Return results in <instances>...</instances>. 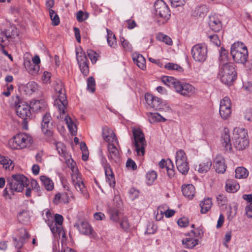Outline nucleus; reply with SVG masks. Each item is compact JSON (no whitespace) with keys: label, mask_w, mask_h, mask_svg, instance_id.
<instances>
[{"label":"nucleus","mask_w":252,"mask_h":252,"mask_svg":"<svg viewBox=\"0 0 252 252\" xmlns=\"http://www.w3.org/2000/svg\"><path fill=\"white\" fill-rule=\"evenodd\" d=\"M54 90L58 96V98H56L54 101V106L60 113V115L57 116V118H64V121L70 132L73 135H76L77 129L73 121L68 115H66L64 118L63 117V115H65L67 110L68 102L66 99L64 87L61 81L56 82L54 85Z\"/></svg>","instance_id":"nucleus-1"},{"label":"nucleus","mask_w":252,"mask_h":252,"mask_svg":"<svg viewBox=\"0 0 252 252\" xmlns=\"http://www.w3.org/2000/svg\"><path fill=\"white\" fill-rule=\"evenodd\" d=\"M7 182L3 196L5 198L11 199V195H14L15 192H20L23 191L24 188L28 186L29 180L22 174H15L7 178Z\"/></svg>","instance_id":"nucleus-2"},{"label":"nucleus","mask_w":252,"mask_h":252,"mask_svg":"<svg viewBox=\"0 0 252 252\" xmlns=\"http://www.w3.org/2000/svg\"><path fill=\"white\" fill-rule=\"evenodd\" d=\"M236 65L231 63H224L220 66L218 76L221 81L227 85H231L237 77Z\"/></svg>","instance_id":"nucleus-3"},{"label":"nucleus","mask_w":252,"mask_h":252,"mask_svg":"<svg viewBox=\"0 0 252 252\" xmlns=\"http://www.w3.org/2000/svg\"><path fill=\"white\" fill-rule=\"evenodd\" d=\"M32 142V138L30 135L26 133H20L9 140L8 145L11 149L20 150L30 147Z\"/></svg>","instance_id":"nucleus-4"},{"label":"nucleus","mask_w":252,"mask_h":252,"mask_svg":"<svg viewBox=\"0 0 252 252\" xmlns=\"http://www.w3.org/2000/svg\"><path fill=\"white\" fill-rule=\"evenodd\" d=\"M230 53L233 60L237 63L244 64L247 61L248 51L247 46L242 42L238 41L233 44Z\"/></svg>","instance_id":"nucleus-5"},{"label":"nucleus","mask_w":252,"mask_h":252,"mask_svg":"<svg viewBox=\"0 0 252 252\" xmlns=\"http://www.w3.org/2000/svg\"><path fill=\"white\" fill-rule=\"evenodd\" d=\"M249 145V140L247 131L241 128H235L234 130L233 146L237 150L242 151Z\"/></svg>","instance_id":"nucleus-6"},{"label":"nucleus","mask_w":252,"mask_h":252,"mask_svg":"<svg viewBox=\"0 0 252 252\" xmlns=\"http://www.w3.org/2000/svg\"><path fill=\"white\" fill-rule=\"evenodd\" d=\"M132 131L135 151L138 156H143L145 154V148L147 145L144 134L140 128L133 127Z\"/></svg>","instance_id":"nucleus-7"},{"label":"nucleus","mask_w":252,"mask_h":252,"mask_svg":"<svg viewBox=\"0 0 252 252\" xmlns=\"http://www.w3.org/2000/svg\"><path fill=\"white\" fill-rule=\"evenodd\" d=\"M162 82L167 86L173 87L176 91L184 96H188L189 86L188 84L182 83L173 77L163 76Z\"/></svg>","instance_id":"nucleus-8"},{"label":"nucleus","mask_w":252,"mask_h":252,"mask_svg":"<svg viewBox=\"0 0 252 252\" xmlns=\"http://www.w3.org/2000/svg\"><path fill=\"white\" fill-rule=\"evenodd\" d=\"M145 98L147 103L154 109L164 112H169L171 110L167 103L162 101L160 98L150 94H146Z\"/></svg>","instance_id":"nucleus-9"},{"label":"nucleus","mask_w":252,"mask_h":252,"mask_svg":"<svg viewBox=\"0 0 252 252\" xmlns=\"http://www.w3.org/2000/svg\"><path fill=\"white\" fill-rule=\"evenodd\" d=\"M71 177L72 182L76 189L79 191L85 198H89V194L78 168H73L72 172L71 173Z\"/></svg>","instance_id":"nucleus-10"},{"label":"nucleus","mask_w":252,"mask_h":252,"mask_svg":"<svg viewBox=\"0 0 252 252\" xmlns=\"http://www.w3.org/2000/svg\"><path fill=\"white\" fill-rule=\"evenodd\" d=\"M155 9L157 16L161 18L164 23L170 17V11L167 4L162 0H158L155 3Z\"/></svg>","instance_id":"nucleus-11"},{"label":"nucleus","mask_w":252,"mask_h":252,"mask_svg":"<svg viewBox=\"0 0 252 252\" xmlns=\"http://www.w3.org/2000/svg\"><path fill=\"white\" fill-rule=\"evenodd\" d=\"M176 164L179 171L183 174H187L189 171L187 157L182 150H179L176 153Z\"/></svg>","instance_id":"nucleus-12"},{"label":"nucleus","mask_w":252,"mask_h":252,"mask_svg":"<svg viewBox=\"0 0 252 252\" xmlns=\"http://www.w3.org/2000/svg\"><path fill=\"white\" fill-rule=\"evenodd\" d=\"M191 54L193 59L198 62H204L207 56V47L200 44H197L191 49Z\"/></svg>","instance_id":"nucleus-13"},{"label":"nucleus","mask_w":252,"mask_h":252,"mask_svg":"<svg viewBox=\"0 0 252 252\" xmlns=\"http://www.w3.org/2000/svg\"><path fill=\"white\" fill-rule=\"evenodd\" d=\"M15 107L17 116L23 119L24 122L31 116V106L26 102L19 101L15 105Z\"/></svg>","instance_id":"nucleus-14"},{"label":"nucleus","mask_w":252,"mask_h":252,"mask_svg":"<svg viewBox=\"0 0 252 252\" xmlns=\"http://www.w3.org/2000/svg\"><path fill=\"white\" fill-rule=\"evenodd\" d=\"M219 112L221 117L224 120L230 117L231 114V102L228 97L225 96L220 100Z\"/></svg>","instance_id":"nucleus-15"},{"label":"nucleus","mask_w":252,"mask_h":252,"mask_svg":"<svg viewBox=\"0 0 252 252\" xmlns=\"http://www.w3.org/2000/svg\"><path fill=\"white\" fill-rule=\"evenodd\" d=\"M220 141L223 150L225 153H230L233 152L228 128L225 127L223 129Z\"/></svg>","instance_id":"nucleus-16"},{"label":"nucleus","mask_w":252,"mask_h":252,"mask_svg":"<svg viewBox=\"0 0 252 252\" xmlns=\"http://www.w3.org/2000/svg\"><path fill=\"white\" fill-rule=\"evenodd\" d=\"M102 161L105 163L104 165V168L105 170L106 182H108L111 187L114 188L115 186L116 182L112 170L110 165L105 163L106 162V160L105 158H102Z\"/></svg>","instance_id":"nucleus-17"},{"label":"nucleus","mask_w":252,"mask_h":252,"mask_svg":"<svg viewBox=\"0 0 252 252\" xmlns=\"http://www.w3.org/2000/svg\"><path fill=\"white\" fill-rule=\"evenodd\" d=\"M18 35V31L15 27H9L5 32L0 33V43H3L6 39L14 38Z\"/></svg>","instance_id":"nucleus-18"},{"label":"nucleus","mask_w":252,"mask_h":252,"mask_svg":"<svg viewBox=\"0 0 252 252\" xmlns=\"http://www.w3.org/2000/svg\"><path fill=\"white\" fill-rule=\"evenodd\" d=\"M108 158L112 162L117 163L120 160V154L119 150L114 146V144H108Z\"/></svg>","instance_id":"nucleus-19"},{"label":"nucleus","mask_w":252,"mask_h":252,"mask_svg":"<svg viewBox=\"0 0 252 252\" xmlns=\"http://www.w3.org/2000/svg\"><path fill=\"white\" fill-rule=\"evenodd\" d=\"M103 137L108 144H113L114 142L118 143V141L113 131L108 128L105 127L103 130Z\"/></svg>","instance_id":"nucleus-20"},{"label":"nucleus","mask_w":252,"mask_h":252,"mask_svg":"<svg viewBox=\"0 0 252 252\" xmlns=\"http://www.w3.org/2000/svg\"><path fill=\"white\" fill-rule=\"evenodd\" d=\"M212 162L211 159H205L201 162L198 165L194 166V169L200 173L207 172L211 168Z\"/></svg>","instance_id":"nucleus-21"},{"label":"nucleus","mask_w":252,"mask_h":252,"mask_svg":"<svg viewBox=\"0 0 252 252\" xmlns=\"http://www.w3.org/2000/svg\"><path fill=\"white\" fill-rule=\"evenodd\" d=\"M203 232L201 229L199 228H194L190 232V237L193 236L194 237L193 239L190 238V242L191 241V243H190V249L194 248L198 244V239L201 238Z\"/></svg>","instance_id":"nucleus-22"},{"label":"nucleus","mask_w":252,"mask_h":252,"mask_svg":"<svg viewBox=\"0 0 252 252\" xmlns=\"http://www.w3.org/2000/svg\"><path fill=\"white\" fill-rule=\"evenodd\" d=\"M214 166L216 171L218 173H224L226 168L224 159L220 156H217L214 161Z\"/></svg>","instance_id":"nucleus-23"},{"label":"nucleus","mask_w":252,"mask_h":252,"mask_svg":"<svg viewBox=\"0 0 252 252\" xmlns=\"http://www.w3.org/2000/svg\"><path fill=\"white\" fill-rule=\"evenodd\" d=\"M51 116L48 113H46L43 117L41 128L43 132L45 134H46L48 131H50V128L52 126L51 122Z\"/></svg>","instance_id":"nucleus-24"},{"label":"nucleus","mask_w":252,"mask_h":252,"mask_svg":"<svg viewBox=\"0 0 252 252\" xmlns=\"http://www.w3.org/2000/svg\"><path fill=\"white\" fill-rule=\"evenodd\" d=\"M31 108L35 112L39 111H44L46 109L47 104L46 102L43 100H36L32 101L31 103Z\"/></svg>","instance_id":"nucleus-25"},{"label":"nucleus","mask_w":252,"mask_h":252,"mask_svg":"<svg viewBox=\"0 0 252 252\" xmlns=\"http://www.w3.org/2000/svg\"><path fill=\"white\" fill-rule=\"evenodd\" d=\"M133 62L141 69H146V60L141 54L137 53H134L132 55Z\"/></svg>","instance_id":"nucleus-26"},{"label":"nucleus","mask_w":252,"mask_h":252,"mask_svg":"<svg viewBox=\"0 0 252 252\" xmlns=\"http://www.w3.org/2000/svg\"><path fill=\"white\" fill-rule=\"evenodd\" d=\"M240 188L239 184L234 180L228 179L226 181L225 189L227 192H235Z\"/></svg>","instance_id":"nucleus-27"},{"label":"nucleus","mask_w":252,"mask_h":252,"mask_svg":"<svg viewBox=\"0 0 252 252\" xmlns=\"http://www.w3.org/2000/svg\"><path fill=\"white\" fill-rule=\"evenodd\" d=\"M78 228L79 232L82 234L87 235L93 234V229L86 221L81 222L80 225H78Z\"/></svg>","instance_id":"nucleus-28"},{"label":"nucleus","mask_w":252,"mask_h":252,"mask_svg":"<svg viewBox=\"0 0 252 252\" xmlns=\"http://www.w3.org/2000/svg\"><path fill=\"white\" fill-rule=\"evenodd\" d=\"M24 64L29 73L32 75L37 74L39 71L40 67L39 64L32 63L30 61L25 62Z\"/></svg>","instance_id":"nucleus-29"},{"label":"nucleus","mask_w":252,"mask_h":252,"mask_svg":"<svg viewBox=\"0 0 252 252\" xmlns=\"http://www.w3.org/2000/svg\"><path fill=\"white\" fill-rule=\"evenodd\" d=\"M199 205L201 208V213L206 214L210 210L212 206L211 198H205L203 201L200 202Z\"/></svg>","instance_id":"nucleus-30"},{"label":"nucleus","mask_w":252,"mask_h":252,"mask_svg":"<svg viewBox=\"0 0 252 252\" xmlns=\"http://www.w3.org/2000/svg\"><path fill=\"white\" fill-rule=\"evenodd\" d=\"M209 26L214 32H219L221 28V23L220 20L214 16L210 17Z\"/></svg>","instance_id":"nucleus-31"},{"label":"nucleus","mask_w":252,"mask_h":252,"mask_svg":"<svg viewBox=\"0 0 252 252\" xmlns=\"http://www.w3.org/2000/svg\"><path fill=\"white\" fill-rule=\"evenodd\" d=\"M208 11V7L206 5H202L195 8L192 13V16L196 17H204Z\"/></svg>","instance_id":"nucleus-32"},{"label":"nucleus","mask_w":252,"mask_h":252,"mask_svg":"<svg viewBox=\"0 0 252 252\" xmlns=\"http://www.w3.org/2000/svg\"><path fill=\"white\" fill-rule=\"evenodd\" d=\"M23 90L26 94H32L37 90V85L34 82H30L23 86Z\"/></svg>","instance_id":"nucleus-33"},{"label":"nucleus","mask_w":252,"mask_h":252,"mask_svg":"<svg viewBox=\"0 0 252 252\" xmlns=\"http://www.w3.org/2000/svg\"><path fill=\"white\" fill-rule=\"evenodd\" d=\"M40 179L47 190L51 191L53 189L54 183L51 179L44 175L41 176Z\"/></svg>","instance_id":"nucleus-34"},{"label":"nucleus","mask_w":252,"mask_h":252,"mask_svg":"<svg viewBox=\"0 0 252 252\" xmlns=\"http://www.w3.org/2000/svg\"><path fill=\"white\" fill-rule=\"evenodd\" d=\"M0 163L3 165V167L6 169L11 170L14 168V165L12 161L8 157L0 156Z\"/></svg>","instance_id":"nucleus-35"},{"label":"nucleus","mask_w":252,"mask_h":252,"mask_svg":"<svg viewBox=\"0 0 252 252\" xmlns=\"http://www.w3.org/2000/svg\"><path fill=\"white\" fill-rule=\"evenodd\" d=\"M56 149L61 156L64 157L65 158H69V156L66 151V148L63 143L58 142L55 143Z\"/></svg>","instance_id":"nucleus-36"},{"label":"nucleus","mask_w":252,"mask_h":252,"mask_svg":"<svg viewBox=\"0 0 252 252\" xmlns=\"http://www.w3.org/2000/svg\"><path fill=\"white\" fill-rule=\"evenodd\" d=\"M248 175V170L244 167H238L235 169V177L236 178L245 179Z\"/></svg>","instance_id":"nucleus-37"},{"label":"nucleus","mask_w":252,"mask_h":252,"mask_svg":"<svg viewBox=\"0 0 252 252\" xmlns=\"http://www.w3.org/2000/svg\"><path fill=\"white\" fill-rule=\"evenodd\" d=\"M68 201V197L66 193H57L53 200L54 204L57 205L61 203H66Z\"/></svg>","instance_id":"nucleus-38"},{"label":"nucleus","mask_w":252,"mask_h":252,"mask_svg":"<svg viewBox=\"0 0 252 252\" xmlns=\"http://www.w3.org/2000/svg\"><path fill=\"white\" fill-rule=\"evenodd\" d=\"M107 32V42L110 46L115 48L117 46V41L115 35L112 31L108 29H106Z\"/></svg>","instance_id":"nucleus-39"},{"label":"nucleus","mask_w":252,"mask_h":252,"mask_svg":"<svg viewBox=\"0 0 252 252\" xmlns=\"http://www.w3.org/2000/svg\"><path fill=\"white\" fill-rule=\"evenodd\" d=\"M47 223L50 228L51 231L54 235L56 234H58L59 235L61 234L63 230L62 226H59L56 224V223L54 222L53 221L50 222L49 220H48Z\"/></svg>","instance_id":"nucleus-40"},{"label":"nucleus","mask_w":252,"mask_h":252,"mask_svg":"<svg viewBox=\"0 0 252 252\" xmlns=\"http://www.w3.org/2000/svg\"><path fill=\"white\" fill-rule=\"evenodd\" d=\"M156 38L157 40L162 41L169 45H171L173 44L171 38L162 33H158L156 36Z\"/></svg>","instance_id":"nucleus-41"},{"label":"nucleus","mask_w":252,"mask_h":252,"mask_svg":"<svg viewBox=\"0 0 252 252\" xmlns=\"http://www.w3.org/2000/svg\"><path fill=\"white\" fill-rule=\"evenodd\" d=\"M149 120L151 123L156 122H165L166 119L162 117L159 113H151L149 117Z\"/></svg>","instance_id":"nucleus-42"},{"label":"nucleus","mask_w":252,"mask_h":252,"mask_svg":"<svg viewBox=\"0 0 252 252\" xmlns=\"http://www.w3.org/2000/svg\"><path fill=\"white\" fill-rule=\"evenodd\" d=\"M166 168L168 176L170 178L173 177L175 174L174 165L172 161L169 159L166 160Z\"/></svg>","instance_id":"nucleus-43"},{"label":"nucleus","mask_w":252,"mask_h":252,"mask_svg":"<svg viewBox=\"0 0 252 252\" xmlns=\"http://www.w3.org/2000/svg\"><path fill=\"white\" fill-rule=\"evenodd\" d=\"M146 181L148 185H152L157 178V174L155 171H150L146 174Z\"/></svg>","instance_id":"nucleus-44"},{"label":"nucleus","mask_w":252,"mask_h":252,"mask_svg":"<svg viewBox=\"0 0 252 252\" xmlns=\"http://www.w3.org/2000/svg\"><path fill=\"white\" fill-rule=\"evenodd\" d=\"M49 14L52 20V24L54 26H57L60 24V18L57 14L52 9H49Z\"/></svg>","instance_id":"nucleus-45"},{"label":"nucleus","mask_w":252,"mask_h":252,"mask_svg":"<svg viewBox=\"0 0 252 252\" xmlns=\"http://www.w3.org/2000/svg\"><path fill=\"white\" fill-rule=\"evenodd\" d=\"M80 149L82 152V158L84 161H86L89 157V151L86 143L84 142L80 143Z\"/></svg>","instance_id":"nucleus-46"},{"label":"nucleus","mask_w":252,"mask_h":252,"mask_svg":"<svg viewBox=\"0 0 252 252\" xmlns=\"http://www.w3.org/2000/svg\"><path fill=\"white\" fill-rule=\"evenodd\" d=\"M76 54L78 64L87 63V58L84 52L76 50Z\"/></svg>","instance_id":"nucleus-47"},{"label":"nucleus","mask_w":252,"mask_h":252,"mask_svg":"<svg viewBox=\"0 0 252 252\" xmlns=\"http://www.w3.org/2000/svg\"><path fill=\"white\" fill-rule=\"evenodd\" d=\"M164 67L166 69L169 70H176L180 72H182L183 71V69L181 66L174 63H168L165 65Z\"/></svg>","instance_id":"nucleus-48"},{"label":"nucleus","mask_w":252,"mask_h":252,"mask_svg":"<svg viewBox=\"0 0 252 252\" xmlns=\"http://www.w3.org/2000/svg\"><path fill=\"white\" fill-rule=\"evenodd\" d=\"M95 80L93 77H90L88 79L87 89L92 93H94L95 91Z\"/></svg>","instance_id":"nucleus-49"},{"label":"nucleus","mask_w":252,"mask_h":252,"mask_svg":"<svg viewBox=\"0 0 252 252\" xmlns=\"http://www.w3.org/2000/svg\"><path fill=\"white\" fill-rule=\"evenodd\" d=\"M89 14L88 12L84 13L82 11L80 10L76 13V19L79 22H81L89 17Z\"/></svg>","instance_id":"nucleus-50"},{"label":"nucleus","mask_w":252,"mask_h":252,"mask_svg":"<svg viewBox=\"0 0 252 252\" xmlns=\"http://www.w3.org/2000/svg\"><path fill=\"white\" fill-rule=\"evenodd\" d=\"M120 40L122 45L125 50L126 51H132V46L127 40L125 39L124 37H121Z\"/></svg>","instance_id":"nucleus-51"},{"label":"nucleus","mask_w":252,"mask_h":252,"mask_svg":"<svg viewBox=\"0 0 252 252\" xmlns=\"http://www.w3.org/2000/svg\"><path fill=\"white\" fill-rule=\"evenodd\" d=\"M177 223L181 227H186L189 225V220L188 218L183 217L178 220Z\"/></svg>","instance_id":"nucleus-52"},{"label":"nucleus","mask_w":252,"mask_h":252,"mask_svg":"<svg viewBox=\"0 0 252 252\" xmlns=\"http://www.w3.org/2000/svg\"><path fill=\"white\" fill-rule=\"evenodd\" d=\"M163 206H159L157 210V214L156 215V220H160L163 218L164 213V210Z\"/></svg>","instance_id":"nucleus-53"},{"label":"nucleus","mask_w":252,"mask_h":252,"mask_svg":"<svg viewBox=\"0 0 252 252\" xmlns=\"http://www.w3.org/2000/svg\"><path fill=\"white\" fill-rule=\"evenodd\" d=\"M227 54L228 53L226 50L222 48L221 49L220 52V60L222 64L224 63L223 62L227 61Z\"/></svg>","instance_id":"nucleus-54"},{"label":"nucleus","mask_w":252,"mask_h":252,"mask_svg":"<svg viewBox=\"0 0 252 252\" xmlns=\"http://www.w3.org/2000/svg\"><path fill=\"white\" fill-rule=\"evenodd\" d=\"M211 41L216 46H220V40L219 39L218 35L217 34L211 35L209 36Z\"/></svg>","instance_id":"nucleus-55"},{"label":"nucleus","mask_w":252,"mask_h":252,"mask_svg":"<svg viewBox=\"0 0 252 252\" xmlns=\"http://www.w3.org/2000/svg\"><path fill=\"white\" fill-rule=\"evenodd\" d=\"M88 55L93 63H95L97 60V54L94 51L90 50L87 51Z\"/></svg>","instance_id":"nucleus-56"},{"label":"nucleus","mask_w":252,"mask_h":252,"mask_svg":"<svg viewBox=\"0 0 252 252\" xmlns=\"http://www.w3.org/2000/svg\"><path fill=\"white\" fill-rule=\"evenodd\" d=\"M172 7H177L184 5L186 0H169Z\"/></svg>","instance_id":"nucleus-57"},{"label":"nucleus","mask_w":252,"mask_h":252,"mask_svg":"<svg viewBox=\"0 0 252 252\" xmlns=\"http://www.w3.org/2000/svg\"><path fill=\"white\" fill-rule=\"evenodd\" d=\"M30 186L32 189L34 190L36 192H39L40 191V187L35 180H31Z\"/></svg>","instance_id":"nucleus-58"},{"label":"nucleus","mask_w":252,"mask_h":252,"mask_svg":"<svg viewBox=\"0 0 252 252\" xmlns=\"http://www.w3.org/2000/svg\"><path fill=\"white\" fill-rule=\"evenodd\" d=\"M82 73L85 76L89 73V66L87 63L79 64Z\"/></svg>","instance_id":"nucleus-59"},{"label":"nucleus","mask_w":252,"mask_h":252,"mask_svg":"<svg viewBox=\"0 0 252 252\" xmlns=\"http://www.w3.org/2000/svg\"><path fill=\"white\" fill-rule=\"evenodd\" d=\"M14 245L16 248L20 249L23 247L24 241L22 238H20L18 240L16 238H13Z\"/></svg>","instance_id":"nucleus-60"},{"label":"nucleus","mask_w":252,"mask_h":252,"mask_svg":"<svg viewBox=\"0 0 252 252\" xmlns=\"http://www.w3.org/2000/svg\"><path fill=\"white\" fill-rule=\"evenodd\" d=\"M129 196L132 200L137 198L139 196V191L135 189H131L129 191Z\"/></svg>","instance_id":"nucleus-61"},{"label":"nucleus","mask_w":252,"mask_h":252,"mask_svg":"<svg viewBox=\"0 0 252 252\" xmlns=\"http://www.w3.org/2000/svg\"><path fill=\"white\" fill-rule=\"evenodd\" d=\"M126 166L128 168H131L133 170L137 169V165L135 162L130 158H129L127 160L126 162Z\"/></svg>","instance_id":"nucleus-62"},{"label":"nucleus","mask_w":252,"mask_h":252,"mask_svg":"<svg viewBox=\"0 0 252 252\" xmlns=\"http://www.w3.org/2000/svg\"><path fill=\"white\" fill-rule=\"evenodd\" d=\"M245 118L248 121H252V109H247L245 112Z\"/></svg>","instance_id":"nucleus-63"},{"label":"nucleus","mask_w":252,"mask_h":252,"mask_svg":"<svg viewBox=\"0 0 252 252\" xmlns=\"http://www.w3.org/2000/svg\"><path fill=\"white\" fill-rule=\"evenodd\" d=\"M245 211L247 216L249 218H252V203L246 207Z\"/></svg>","instance_id":"nucleus-64"}]
</instances>
